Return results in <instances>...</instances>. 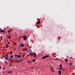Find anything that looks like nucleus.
Listing matches in <instances>:
<instances>
[{
  "mask_svg": "<svg viewBox=\"0 0 75 75\" xmlns=\"http://www.w3.org/2000/svg\"><path fill=\"white\" fill-rule=\"evenodd\" d=\"M9 67H11V64L9 65Z\"/></svg>",
  "mask_w": 75,
  "mask_h": 75,
  "instance_id": "obj_37",
  "label": "nucleus"
},
{
  "mask_svg": "<svg viewBox=\"0 0 75 75\" xmlns=\"http://www.w3.org/2000/svg\"><path fill=\"white\" fill-rule=\"evenodd\" d=\"M58 59H57V60H58Z\"/></svg>",
  "mask_w": 75,
  "mask_h": 75,
  "instance_id": "obj_42",
  "label": "nucleus"
},
{
  "mask_svg": "<svg viewBox=\"0 0 75 75\" xmlns=\"http://www.w3.org/2000/svg\"><path fill=\"white\" fill-rule=\"evenodd\" d=\"M11 62H13V61H11Z\"/></svg>",
  "mask_w": 75,
  "mask_h": 75,
  "instance_id": "obj_41",
  "label": "nucleus"
},
{
  "mask_svg": "<svg viewBox=\"0 0 75 75\" xmlns=\"http://www.w3.org/2000/svg\"><path fill=\"white\" fill-rule=\"evenodd\" d=\"M18 58H20L21 57V55H18Z\"/></svg>",
  "mask_w": 75,
  "mask_h": 75,
  "instance_id": "obj_9",
  "label": "nucleus"
},
{
  "mask_svg": "<svg viewBox=\"0 0 75 75\" xmlns=\"http://www.w3.org/2000/svg\"><path fill=\"white\" fill-rule=\"evenodd\" d=\"M5 59H8V57H6L5 58Z\"/></svg>",
  "mask_w": 75,
  "mask_h": 75,
  "instance_id": "obj_14",
  "label": "nucleus"
},
{
  "mask_svg": "<svg viewBox=\"0 0 75 75\" xmlns=\"http://www.w3.org/2000/svg\"><path fill=\"white\" fill-rule=\"evenodd\" d=\"M6 47L7 48H8V47H9V46H8V45H6Z\"/></svg>",
  "mask_w": 75,
  "mask_h": 75,
  "instance_id": "obj_15",
  "label": "nucleus"
},
{
  "mask_svg": "<svg viewBox=\"0 0 75 75\" xmlns=\"http://www.w3.org/2000/svg\"><path fill=\"white\" fill-rule=\"evenodd\" d=\"M65 61H66V62H67L68 61V59H65Z\"/></svg>",
  "mask_w": 75,
  "mask_h": 75,
  "instance_id": "obj_13",
  "label": "nucleus"
},
{
  "mask_svg": "<svg viewBox=\"0 0 75 75\" xmlns=\"http://www.w3.org/2000/svg\"><path fill=\"white\" fill-rule=\"evenodd\" d=\"M8 39H10V38H11V37L10 36H9L8 37Z\"/></svg>",
  "mask_w": 75,
  "mask_h": 75,
  "instance_id": "obj_20",
  "label": "nucleus"
},
{
  "mask_svg": "<svg viewBox=\"0 0 75 75\" xmlns=\"http://www.w3.org/2000/svg\"><path fill=\"white\" fill-rule=\"evenodd\" d=\"M6 72H5V71H4L3 72V73H4H4H5Z\"/></svg>",
  "mask_w": 75,
  "mask_h": 75,
  "instance_id": "obj_33",
  "label": "nucleus"
},
{
  "mask_svg": "<svg viewBox=\"0 0 75 75\" xmlns=\"http://www.w3.org/2000/svg\"><path fill=\"white\" fill-rule=\"evenodd\" d=\"M23 39L24 40H26V39H27V38L26 37V36H24L23 37Z\"/></svg>",
  "mask_w": 75,
  "mask_h": 75,
  "instance_id": "obj_3",
  "label": "nucleus"
},
{
  "mask_svg": "<svg viewBox=\"0 0 75 75\" xmlns=\"http://www.w3.org/2000/svg\"><path fill=\"white\" fill-rule=\"evenodd\" d=\"M11 59H12V58H9V61H11Z\"/></svg>",
  "mask_w": 75,
  "mask_h": 75,
  "instance_id": "obj_25",
  "label": "nucleus"
},
{
  "mask_svg": "<svg viewBox=\"0 0 75 75\" xmlns=\"http://www.w3.org/2000/svg\"><path fill=\"white\" fill-rule=\"evenodd\" d=\"M13 52H10V54L11 55L12 54Z\"/></svg>",
  "mask_w": 75,
  "mask_h": 75,
  "instance_id": "obj_22",
  "label": "nucleus"
},
{
  "mask_svg": "<svg viewBox=\"0 0 75 75\" xmlns=\"http://www.w3.org/2000/svg\"><path fill=\"white\" fill-rule=\"evenodd\" d=\"M20 45L21 47H23L24 46V44H21Z\"/></svg>",
  "mask_w": 75,
  "mask_h": 75,
  "instance_id": "obj_5",
  "label": "nucleus"
},
{
  "mask_svg": "<svg viewBox=\"0 0 75 75\" xmlns=\"http://www.w3.org/2000/svg\"><path fill=\"white\" fill-rule=\"evenodd\" d=\"M49 57V55H48L45 56L43 57L42 58V59H45V58H47V57Z\"/></svg>",
  "mask_w": 75,
  "mask_h": 75,
  "instance_id": "obj_1",
  "label": "nucleus"
},
{
  "mask_svg": "<svg viewBox=\"0 0 75 75\" xmlns=\"http://www.w3.org/2000/svg\"><path fill=\"white\" fill-rule=\"evenodd\" d=\"M59 69L60 70H61V69L60 68V69Z\"/></svg>",
  "mask_w": 75,
  "mask_h": 75,
  "instance_id": "obj_43",
  "label": "nucleus"
},
{
  "mask_svg": "<svg viewBox=\"0 0 75 75\" xmlns=\"http://www.w3.org/2000/svg\"><path fill=\"white\" fill-rule=\"evenodd\" d=\"M21 57H22V58H24V56H21Z\"/></svg>",
  "mask_w": 75,
  "mask_h": 75,
  "instance_id": "obj_34",
  "label": "nucleus"
},
{
  "mask_svg": "<svg viewBox=\"0 0 75 75\" xmlns=\"http://www.w3.org/2000/svg\"><path fill=\"white\" fill-rule=\"evenodd\" d=\"M8 33H10V30H8Z\"/></svg>",
  "mask_w": 75,
  "mask_h": 75,
  "instance_id": "obj_29",
  "label": "nucleus"
},
{
  "mask_svg": "<svg viewBox=\"0 0 75 75\" xmlns=\"http://www.w3.org/2000/svg\"><path fill=\"white\" fill-rule=\"evenodd\" d=\"M8 28V27H7V28Z\"/></svg>",
  "mask_w": 75,
  "mask_h": 75,
  "instance_id": "obj_45",
  "label": "nucleus"
},
{
  "mask_svg": "<svg viewBox=\"0 0 75 75\" xmlns=\"http://www.w3.org/2000/svg\"><path fill=\"white\" fill-rule=\"evenodd\" d=\"M29 53L32 54H33V52H32L31 51V52H30V53Z\"/></svg>",
  "mask_w": 75,
  "mask_h": 75,
  "instance_id": "obj_31",
  "label": "nucleus"
},
{
  "mask_svg": "<svg viewBox=\"0 0 75 75\" xmlns=\"http://www.w3.org/2000/svg\"><path fill=\"white\" fill-rule=\"evenodd\" d=\"M20 59H21V58H20Z\"/></svg>",
  "mask_w": 75,
  "mask_h": 75,
  "instance_id": "obj_44",
  "label": "nucleus"
},
{
  "mask_svg": "<svg viewBox=\"0 0 75 75\" xmlns=\"http://www.w3.org/2000/svg\"><path fill=\"white\" fill-rule=\"evenodd\" d=\"M27 50V48H26L25 49H24V51H26Z\"/></svg>",
  "mask_w": 75,
  "mask_h": 75,
  "instance_id": "obj_21",
  "label": "nucleus"
},
{
  "mask_svg": "<svg viewBox=\"0 0 75 75\" xmlns=\"http://www.w3.org/2000/svg\"><path fill=\"white\" fill-rule=\"evenodd\" d=\"M28 63H31V62L30 61H28Z\"/></svg>",
  "mask_w": 75,
  "mask_h": 75,
  "instance_id": "obj_28",
  "label": "nucleus"
},
{
  "mask_svg": "<svg viewBox=\"0 0 75 75\" xmlns=\"http://www.w3.org/2000/svg\"><path fill=\"white\" fill-rule=\"evenodd\" d=\"M1 67H0V69H1Z\"/></svg>",
  "mask_w": 75,
  "mask_h": 75,
  "instance_id": "obj_39",
  "label": "nucleus"
},
{
  "mask_svg": "<svg viewBox=\"0 0 75 75\" xmlns=\"http://www.w3.org/2000/svg\"><path fill=\"white\" fill-rule=\"evenodd\" d=\"M50 69H51V71H52V72H54V70H53V69H52V68L51 67Z\"/></svg>",
  "mask_w": 75,
  "mask_h": 75,
  "instance_id": "obj_6",
  "label": "nucleus"
},
{
  "mask_svg": "<svg viewBox=\"0 0 75 75\" xmlns=\"http://www.w3.org/2000/svg\"><path fill=\"white\" fill-rule=\"evenodd\" d=\"M35 61H36V60L35 59H33L32 60L31 62H35Z\"/></svg>",
  "mask_w": 75,
  "mask_h": 75,
  "instance_id": "obj_8",
  "label": "nucleus"
},
{
  "mask_svg": "<svg viewBox=\"0 0 75 75\" xmlns=\"http://www.w3.org/2000/svg\"><path fill=\"white\" fill-rule=\"evenodd\" d=\"M59 68H60V69H61V68H62V64H60L59 66Z\"/></svg>",
  "mask_w": 75,
  "mask_h": 75,
  "instance_id": "obj_4",
  "label": "nucleus"
},
{
  "mask_svg": "<svg viewBox=\"0 0 75 75\" xmlns=\"http://www.w3.org/2000/svg\"><path fill=\"white\" fill-rule=\"evenodd\" d=\"M34 56V53L32 54V57Z\"/></svg>",
  "mask_w": 75,
  "mask_h": 75,
  "instance_id": "obj_27",
  "label": "nucleus"
},
{
  "mask_svg": "<svg viewBox=\"0 0 75 75\" xmlns=\"http://www.w3.org/2000/svg\"><path fill=\"white\" fill-rule=\"evenodd\" d=\"M17 54H16L15 55V57H17Z\"/></svg>",
  "mask_w": 75,
  "mask_h": 75,
  "instance_id": "obj_32",
  "label": "nucleus"
},
{
  "mask_svg": "<svg viewBox=\"0 0 75 75\" xmlns=\"http://www.w3.org/2000/svg\"><path fill=\"white\" fill-rule=\"evenodd\" d=\"M29 55H30V56H31L32 57V54L29 53Z\"/></svg>",
  "mask_w": 75,
  "mask_h": 75,
  "instance_id": "obj_17",
  "label": "nucleus"
},
{
  "mask_svg": "<svg viewBox=\"0 0 75 75\" xmlns=\"http://www.w3.org/2000/svg\"><path fill=\"white\" fill-rule=\"evenodd\" d=\"M40 21H38L37 23V24H40Z\"/></svg>",
  "mask_w": 75,
  "mask_h": 75,
  "instance_id": "obj_12",
  "label": "nucleus"
},
{
  "mask_svg": "<svg viewBox=\"0 0 75 75\" xmlns=\"http://www.w3.org/2000/svg\"><path fill=\"white\" fill-rule=\"evenodd\" d=\"M15 62H17V60H15Z\"/></svg>",
  "mask_w": 75,
  "mask_h": 75,
  "instance_id": "obj_36",
  "label": "nucleus"
},
{
  "mask_svg": "<svg viewBox=\"0 0 75 75\" xmlns=\"http://www.w3.org/2000/svg\"><path fill=\"white\" fill-rule=\"evenodd\" d=\"M27 46H28V47L29 46L28 44L27 45Z\"/></svg>",
  "mask_w": 75,
  "mask_h": 75,
  "instance_id": "obj_38",
  "label": "nucleus"
},
{
  "mask_svg": "<svg viewBox=\"0 0 75 75\" xmlns=\"http://www.w3.org/2000/svg\"><path fill=\"white\" fill-rule=\"evenodd\" d=\"M36 53H34V55H33L34 57H35L36 56Z\"/></svg>",
  "mask_w": 75,
  "mask_h": 75,
  "instance_id": "obj_16",
  "label": "nucleus"
},
{
  "mask_svg": "<svg viewBox=\"0 0 75 75\" xmlns=\"http://www.w3.org/2000/svg\"><path fill=\"white\" fill-rule=\"evenodd\" d=\"M34 67H30V68H34Z\"/></svg>",
  "mask_w": 75,
  "mask_h": 75,
  "instance_id": "obj_26",
  "label": "nucleus"
},
{
  "mask_svg": "<svg viewBox=\"0 0 75 75\" xmlns=\"http://www.w3.org/2000/svg\"><path fill=\"white\" fill-rule=\"evenodd\" d=\"M20 62V60H17V62L18 63Z\"/></svg>",
  "mask_w": 75,
  "mask_h": 75,
  "instance_id": "obj_11",
  "label": "nucleus"
},
{
  "mask_svg": "<svg viewBox=\"0 0 75 75\" xmlns=\"http://www.w3.org/2000/svg\"><path fill=\"white\" fill-rule=\"evenodd\" d=\"M13 72H12V71H9L8 72V74H11V73H12Z\"/></svg>",
  "mask_w": 75,
  "mask_h": 75,
  "instance_id": "obj_10",
  "label": "nucleus"
},
{
  "mask_svg": "<svg viewBox=\"0 0 75 75\" xmlns=\"http://www.w3.org/2000/svg\"><path fill=\"white\" fill-rule=\"evenodd\" d=\"M58 74L59 75H61V71H59Z\"/></svg>",
  "mask_w": 75,
  "mask_h": 75,
  "instance_id": "obj_7",
  "label": "nucleus"
},
{
  "mask_svg": "<svg viewBox=\"0 0 75 75\" xmlns=\"http://www.w3.org/2000/svg\"><path fill=\"white\" fill-rule=\"evenodd\" d=\"M69 65H72V63H69Z\"/></svg>",
  "mask_w": 75,
  "mask_h": 75,
  "instance_id": "obj_23",
  "label": "nucleus"
},
{
  "mask_svg": "<svg viewBox=\"0 0 75 75\" xmlns=\"http://www.w3.org/2000/svg\"><path fill=\"white\" fill-rule=\"evenodd\" d=\"M14 45H17V43H15L14 44Z\"/></svg>",
  "mask_w": 75,
  "mask_h": 75,
  "instance_id": "obj_30",
  "label": "nucleus"
},
{
  "mask_svg": "<svg viewBox=\"0 0 75 75\" xmlns=\"http://www.w3.org/2000/svg\"><path fill=\"white\" fill-rule=\"evenodd\" d=\"M10 57L11 58H13V55H12Z\"/></svg>",
  "mask_w": 75,
  "mask_h": 75,
  "instance_id": "obj_18",
  "label": "nucleus"
},
{
  "mask_svg": "<svg viewBox=\"0 0 75 75\" xmlns=\"http://www.w3.org/2000/svg\"><path fill=\"white\" fill-rule=\"evenodd\" d=\"M7 43H8V44H10V42H7Z\"/></svg>",
  "mask_w": 75,
  "mask_h": 75,
  "instance_id": "obj_24",
  "label": "nucleus"
},
{
  "mask_svg": "<svg viewBox=\"0 0 75 75\" xmlns=\"http://www.w3.org/2000/svg\"><path fill=\"white\" fill-rule=\"evenodd\" d=\"M7 56H8V54H6L5 55V56H4V57H7Z\"/></svg>",
  "mask_w": 75,
  "mask_h": 75,
  "instance_id": "obj_19",
  "label": "nucleus"
},
{
  "mask_svg": "<svg viewBox=\"0 0 75 75\" xmlns=\"http://www.w3.org/2000/svg\"><path fill=\"white\" fill-rule=\"evenodd\" d=\"M4 70H5V68H4Z\"/></svg>",
  "mask_w": 75,
  "mask_h": 75,
  "instance_id": "obj_40",
  "label": "nucleus"
},
{
  "mask_svg": "<svg viewBox=\"0 0 75 75\" xmlns=\"http://www.w3.org/2000/svg\"><path fill=\"white\" fill-rule=\"evenodd\" d=\"M0 73H1V72H0Z\"/></svg>",
  "mask_w": 75,
  "mask_h": 75,
  "instance_id": "obj_46",
  "label": "nucleus"
},
{
  "mask_svg": "<svg viewBox=\"0 0 75 75\" xmlns=\"http://www.w3.org/2000/svg\"><path fill=\"white\" fill-rule=\"evenodd\" d=\"M5 32H6V31L4 30H0V33H5Z\"/></svg>",
  "mask_w": 75,
  "mask_h": 75,
  "instance_id": "obj_2",
  "label": "nucleus"
},
{
  "mask_svg": "<svg viewBox=\"0 0 75 75\" xmlns=\"http://www.w3.org/2000/svg\"><path fill=\"white\" fill-rule=\"evenodd\" d=\"M20 61H21V62H22V60L21 59V60H20Z\"/></svg>",
  "mask_w": 75,
  "mask_h": 75,
  "instance_id": "obj_35",
  "label": "nucleus"
}]
</instances>
